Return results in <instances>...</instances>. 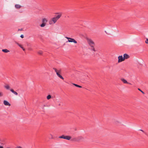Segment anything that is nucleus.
I'll return each mask as SVG.
<instances>
[{"mask_svg":"<svg viewBox=\"0 0 148 148\" xmlns=\"http://www.w3.org/2000/svg\"><path fill=\"white\" fill-rule=\"evenodd\" d=\"M61 14H60L56 16L53 17L52 19V20L49 21L50 24L56 23L57 21L61 17Z\"/></svg>","mask_w":148,"mask_h":148,"instance_id":"nucleus-1","label":"nucleus"},{"mask_svg":"<svg viewBox=\"0 0 148 148\" xmlns=\"http://www.w3.org/2000/svg\"><path fill=\"white\" fill-rule=\"evenodd\" d=\"M53 69L55 71V72L56 73L57 75L59 77L62 79H64L63 77L60 74V73H61V69L57 70L56 69L54 68H53Z\"/></svg>","mask_w":148,"mask_h":148,"instance_id":"nucleus-2","label":"nucleus"},{"mask_svg":"<svg viewBox=\"0 0 148 148\" xmlns=\"http://www.w3.org/2000/svg\"><path fill=\"white\" fill-rule=\"evenodd\" d=\"M86 40L90 47H92V46L95 45V43L91 39L87 38Z\"/></svg>","mask_w":148,"mask_h":148,"instance_id":"nucleus-3","label":"nucleus"},{"mask_svg":"<svg viewBox=\"0 0 148 148\" xmlns=\"http://www.w3.org/2000/svg\"><path fill=\"white\" fill-rule=\"evenodd\" d=\"M65 38L68 39V41L69 42H73L75 43H77V42L74 39L66 37Z\"/></svg>","mask_w":148,"mask_h":148,"instance_id":"nucleus-4","label":"nucleus"},{"mask_svg":"<svg viewBox=\"0 0 148 148\" xmlns=\"http://www.w3.org/2000/svg\"><path fill=\"white\" fill-rule=\"evenodd\" d=\"M118 62H122L123 61H124V59L123 57L122 56H119L118 57Z\"/></svg>","mask_w":148,"mask_h":148,"instance_id":"nucleus-5","label":"nucleus"},{"mask_svg":"<svg viewBox=\"0 0 148 148\" xmlns=\"http://www.w3.org/2000/svg\"><path fill=\"white\" fill-rule=\"evenodd\" d=\"M15 43L18 45L20 48H22L23 51H25V49L23 47L22 45L21 44L17 42H15Z\"/></svg>","mask_w":148,"mask_h":148,"instance_id":"nucleus-6","label":"nucleus"},{"mask_svg":"<svg viewBox=\"0 0 148 148\" xmlns=\"http://www.w3.org/2000/svg\"><path fill=\"white\" fill-rule=\"evenodd\" d=\"M15 43L18 45L20 48H22L23 51H25V49L23 47L22 45L21 44L17 42H15Z\"/></svg>","mask_w":148,"mask_h":148,"instance_id":"nucleus-7","label":"nucleus"},{"mask_svg":"<svg viewBox=\"0 0 148 148\" xmlns=\"http://www.w3.org/2000/svg\"><path fill=\"white\" fill-rule=\"evenodd\" d=\"M3 103L5 106H10L11 104L7 101L4 100L3 101Z\"/></svg>","mask_w":148,"mask_h":148,"instance_id":"nucleus-8","label":"nucleus"},{"mask_svg":"<svg viewBox=\"0 0 148 148\" xmlns=\"http://www.w3.org/2000/svg\"><path fill=\"white\" fill-rule=\"evenodd\" d=\"M121 81L123 82L124 83L129 84H131L129 83L124 79L122 78L121 79Z\"/></svg>","mask_w":148,"mask_h":148,"instance_id":"nucleus-9","label":"nucleus"},{"mask_svg":"<svg viewBox=\"0 0 148 148\" xmlns=\"http://www.w3.org/2000/svg\"><path fill=\"white\" fill-rule=\"evenodd\" d=\"M130 56L127 54L125 53L123 55V58L124 59H127L129 58Z\"/></svg>","mask_w":148,"mask_h":148,"instance_id":"nucleus-10","label":"nucleus"},{"mask_svg":"<svg viewBox=\"0 0 148 148\" xmlns=\"http://www.w3.org/2000/svg\"><path fill=\"white\" fill-rule=\"evenodd\" d=\"M10 90L11 92L12 93H13L15 95H18V93L14 91L13 89H10Z\"/></svg>","mask_w":148,"mask_h":148,"instance_id":"nucleus-11","label":"nucleus"},{"mask_svg":"<svg viewBox=\"0 0 148 148\" xmlns=\"http://www.w3.org/2000/svg\"><path fill=\"white\" fill-rule=\"evenodd\" d=\"M4 87L6 88L7 90H10V86L8 85H6L4 86Z\"/></svg>","mask_w":148,"mask_h":148,"instance_id":"nucleus-12","label":"nucleus"},{"mask_svg":"<svg viewBox=\"0 0 148 148\" xmlns=\"http://www.w3.org/2000/svg\"><path fill=\"white\" fill-rule=\"evenodd\" d=\"M71 137L70 136H65L64 139L69 140L71 139Z\"/></svg>","mask_w":148,"mask_h":148,"instance_id":"nucleus-13","label":"nucleus"},{"mask_svg":"<svg viewBox=\"0 0 148 148\" xmlns=\"http://www.w3.org/2000/svg\"><path fill=\"white\" fill-rule=\"evenodd\" d=\"M47 22V20L45 18H43L42 19V22L43 23L46 24V23Z\"/></svg>","mask_w":148,"mask_h":148,"instance_id":"nucleus-14","label":"nucleus"},{"mask_svg":"<svg viewBox=\"0 0 148 148\" xmlns=\"http://www.w3.org/2000/svg\"><path fill=\"white\" fill-rule=\"evenodd\" d=\"M95 46H92V47H90L89 49L91 51H94L95 52L96 51V50L94 48Z\"/></svg>","mask_w":148,"mask_h":148,"instance_id":"nucleus-15","label":"nucleus"},{"mask_svg":"<svg viewBox=\"0 0 148 148\" xmlns=\"http://www.w3.org/2000/svg\"><path fill=\"white\" fill-rule=\"evenodd\" d=\"M2 51L4 53H7L10 51L9 50H8V49H3L2 50Z\"/></svg>","mask_w":148,"mask_h":148,"instance_id":"nucleus-16","label":"nucleus"},{"mask_svg":"<svg viewBox=\"0 0 148 148\" xmlns=\"http://www.w3.org/2000/svg\"><path fill=\"white\" fill-rule=\"evenodd\" d=\"M15 8L17 9H19L21 8V6L18 4H16L15 5Z\"/></svg>","mask_w":148,"mask_h":148,"instance_id":"nucleus-17","label":"nucleus"},{"mask_svg":"<svg viewBox=\"0 0 148 148\" xmlns=\"http://www.w3.org/2000/svg\"><path fill=\"white\" fill-rule=\"evenodd\" d=\"M73 84L77 87H79L80 88H82V86H80L79 85L77 84Z\"/></svg>","mask_w":148,"mask_h":148,"instance_id":"nucleus-18","label":"nucleus"},{"mask_svg":"<svg viewBox=\"0 0 148 148\" xmlns=\"http://www.w3.org/2000/svg\"><path fill=\"white\" fill-rule=\"evenodd\" d=\"M46 25V24L42 23L40 25V26L41 27H43L45 26Z\"/></svg>","mask_w":148,"mask_h":148,"instance_id":"nucleus-19","label":"nucleus"},{"mask_svg":"<svg viewBox=\"0 0 148 148\" xmlns=\"http://www.w3.org/2000/svg\"><path fill=\"white\" fill-rule=\"evenodd\" d=\"M38 53L40 55H42V52L41 51H38Z\"/></svg>","mask_w":148,"mask_h":148,"instance_id":"nucleus-20","label":"nucleus"},{"mask_svg":"<svg viewBox=\"0 0 148 148\" xmlns=\"http://www.w3.org/2000/svg\"><path fill=\"white\" fill-rule=\"evenodd\" d=\"M51 98V96L50 95H48L47 97V99H49Z\"/></svg>","mask_w":148,"mask_h":148,"instance_id":"nucleus-21","label":"nucleus"},{"mask_svg":"<svg viewBox=\"0 0 148 148\" xmlns=\"http://www.w3.org/2000/svg\"><path fill=\"white\" fill-rule=\"evenodd\" d=\"M65 136H64V135H62L61 136H60L59 137V138H64Z\"/></svg>","mask_w":148,"mask_h":148,"instance_id":"nucleus-22","label":"nucleus"},{"mask_svg":"<svg viewBox=\"0 0 148 148\" xmlns=\"http://www.w3.org/2000/svg\"><path fill=\"white\" fill-rule=\"evenodd\" d=\"M49 138L50 139H52L53 138V135L51 134H50V136L49 137Z\"/></svg>","mask_w":148,"mask_h":148,"instance_id":"nucleus-23","label":"nucleus"},{"mask_svg":"<svg viewBox=\"0 0 148 148\" xmlns=\"http://www.w3.org/2000/svg\"><path fill=\"white\" fill-rule=\"evenodd\" d=\"M3 93L2 92H0V97H2L3 96Z\"/></svg>","mask_w":148,"mask_h":148,"instance_id":"nucleus-24","label":"nucleus"},{"mask_svg":"<svg viewBox=\"0 0 148 148\" xmlns=\"http://www.w3.org/2000/svg\"><path fill=\"white\" fill-rule=\"evenodd\" d=\"M138 90H139L140 91L143 93L144 94V92L142 90H141L140 89L138 88Z\"/></svg>","mask_w":148,"mask_h":148,"instance_id":"nucleus-25","label":"nucleus"},{"mask_svg":"<svg viewBox=\"0 0 148 148\" xmlns=\"http://www.w3.org/2000/svg\"><path fill=\"white\" fill-rule=\"evenodd\" d=\"M28 50L30 51H32V48H29L28 49Z\"/></svg>","mask_w":148,"mask_h":148,"instance_id":"nucleus-26","label":"nucleus"},{"mask_svg":"<svg viewBox=\"0 0 148 148\" xmlns=\"http://www.w3.org/2000/svg\"><path fill=\"white\" fill-rule=\"evenodd\" d=\"M20 37L22 38H23L24 37V36L23 35H21Z\"/></svg>","mask_w":148,"mask_h":148,"instance_id":"nucleus-27","label":"nucleus"},{"mask_svg":"<svg viewBox=\"0 0 148 148\" xmlns=\"http://www.w3.org/2000/svg\"><path fill=\"white\" fill-rule=\"evenodd\" d=\"M15 148H22L20 146H17V147H16Z\"/></svg>","mask_w":148,"mask_h":148,"instance_id":"nucleus-28","label":"nucleus"},{"mask_svg":"<svg viewBox=\"0 0 148 148\" xmlns=\"http://www.w3.org/2000/svg\"><path fill=\"white\" fill-rule=\"evenodd\" d=\"M0 148H4V147L3 146H0Z\"/></svg>","mask_w":148,"mask_h":148,"instance_id":"nucleus-29","label":"nucleus"},{"mask_svg":"<svg viewBox=\"0 0 148 148\" xmlns=\"http://www.w3.org/2000/svg\"><path fill=\"white\" fill-rule=\"evenodd\" d=\"M43 106H44V107H43V109H44V107L46 106H45V105H43Z\"/></svg>","mask_w":148,"mask_h":148,"instance_id":"nucleus-30","label":"nucleus"},{"mask_svg":"<svg viewBox=\"0 0 148 148\" xmlns=\"http://www.w3.org/2000/svg\"><path fill=\"white\" fill-rule=\"evenodd\" d=\"M22 29H18V30H20V31H21V30H22Z\"/></svg>","mask_w":148,"mask_h":148,"instance_id":"nucleus-31","label":"nucleus"},{"mask_svg":"<svg viewBox=\"0 0 148 148\" xmlns=\"http://www.w3.org/2000/svg\"><path fill=\"white\" fill-rule=\"evenodd\" d=\"M140 130L141 131H142L143 132H144V131L143 130Z\"/></svg>","mask_w":148,"mask_h":148,"instance_id":"nucleus-32","label":"nucleus"},{"mask_svg":"<svg viewBox=\"0 0 148 148\" xmlns=\"http://www.w3.org/2000/svg\"><path fill=\"white\" fill-rule=\"evenodd\" d=\"M60 104H59V106H60Z\"/></svg>","mask_w":148,"mask_h":148,"instance_id":"nucleus-33","label":"nucleus"},{"mask_svg":"<svg viewBox=\"0 0 148 148\" xmlns=\"http://www.w3.org/2000/svg\"><path fill=\"white\" fill-rule=\"evenodd\" d=\"M105 32L106 33H106V31H105Z\"/></svg>","mask_w":148,"mask_h":148,"instance_id":"nucleus-34","label":"nucleus"}]
</instances>
